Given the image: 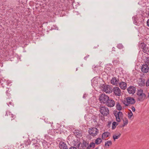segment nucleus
Instances as JSON below:
<instances>
[{
	"mask_svg": "<svg viewBox=\"0 0 149 149\" xmlns=\"http://www.w3.org/2000/svg\"><path fill=\"white\" fill-rule=\"evenodd\" d=\"M136 94L138 96L137 100L139 101H143L146 97L145 94L143 93V90L141 89L138 90Z\"/></svg>",
	"mask_w": 149,
	"mask_h": 149,
	"instance_id": "obj_1",
	"label": "nucleus"
},
{
	"mask_svg": "<svg viewBox=\"0 0 149 149\" xmlns=\"http://www.w3.org/2000/svg\"><path fill=\"white\" fill-rule=\"evenodd\" d=\"M109 98V97L105 93H102L100 95L99 100L101 104H104Z\"/></svg>",
	"mask_w": 149,
	"mask_h": 149,
	"instance_id": "obj_2",
	"label": "nucleus"
},
{
	"mask_svg": "<svg viewBox=\"0 0 149 149\" xmlns=\"http://www.w3.org/2000/svg\"><path fill=\"white\" fill-rule=\"evenodd\" d=\"M99 111L102 115L104 116H107L109 112L108 108L105 106H102L100 107Z\"/></svg>",
	"mask_w": 149,
	"mask_h": 149,
	"instance_id": "obj_3",
	"label": "nucleus"
},
{
	"mask_svg": "<svg viewBox=\"0 0 149 149\" xmlns=\"http://www.w3.org/2000/svg\"><path fill=\"white\" fill-rule=\"evenodd\" d=\"M102 84V90L106 93H111L113 91L112 88L108 84Z\"/></svg>",
	"mask_w": 149,
	"mask_h": 149,
	"instance_id": "obj_4",
	"label": "nucleus"
},
{
	"mask_svg": "<svg viewBox=\"0 0 149 149\" xmlns=\"http://www.w3.org/2000/svg\"><path fill=\"white\" fill-rule=\"evenodd\" d=\"M8 90H7L6 93L7 95L8 96V97L7 98L6 100V103L7 105L9 106H13L14 104L13 102V100L11 97H9V96H10V94L8 93V88H7Z\"/></svg>",
	"mask_w": 149,
	"mask_h": 149,
	"instance_id": "obj_5",
	"label": "nucleus"
},
{
	"mask_svg": "<svg viewBox=\"0 0 149 149\" xmlns=\"http://www.w3.org/2000/svg\"><path fill=\"white\" fill-rule=\"evenodd\" d=\"M98 132V130L95 127H92L89 129L88 131L89 134L92 136H95Z\"/></svg>",
	"mask_w": 149,
	"mask_h": 149,
	"instance_id": "obj_6",
	"label": "nucleus"
},
{
	"mask_svg": "<svg viewBox=\"0 0 149 149\" xmlns=\"http://www.w3.org/2000/svg\"><path fill=\"white\" fill-rule=\"evenodd\" d=\"M111 84H126L124 81L120 82L118 78L113 77L111 80Z\"/></svg>",
	"mask_w": 149,
	"mask_h": 149,
	"instance_id": "obj_7",
	"label": "nucleus"
},
{
	"mask_svg": "<svg viewBox=\"0 0 149 149\" xmlns=\"http://www.w3.org/2000/svg\"><path fill=\"white\" fill-rule=\"evenodd\" d=\"M91 82L93 84H99L102 83L103 82V80L100 77H94L91 80Z\"/></svg>",
	"mask_w": 149,
	"mask_h": 149,
	"instance_id": "obj_8",
	"label": "nucleus"
},
{
	"mask_svg": "<svg viewBox=\"0 0 149 149\" xmlns=\"http://www.w3.org/2000/svg\"><path fill=\"white\" fill-rule=\"evenodd\" d=\"M108 107H113L115 104L114 101L112 98H109L106 102L104 104Z\"/></svg>",
	"mask_w": 149,
	"mask_h": 149,
	"instance_id": "obj_9",
	"label": "nucleus"
},
{
	"mask_svg": "<svg viewBox=\"0 0 149 149\" xmlns=\"http://www.w3.org/2000/svg\"><path fill=\"white\" fill-rule=\"evenodd\" d=\"M114 115L116 117V120L117 122H120V117H123V114L122 112L121 111H119L117 113H115Z\"/></svg>",
	"mask_w": 149,
	"mask_h": 149,
	"instance_id": "obj_10",
	"label": "nucleus"
},
{
	"mask_svg": "<svg viewBox=\"0 0 149 149\" xmlns=\"http://www.w3.org/2000/svg\"><path fill=\"white\" fill-rule=\"evenodd\" d=\"M126 101L127 103L125 104L126 106H127L129 104H134L136 102L134 98L129 97L126 98Z\"/></svg>",
	"mask_w": 149,
	"mask_h": 149,
	"instance_id": "obj_11",
	"label": "nucleus"
},
{
	"mask_svg": "<svg viewBox=\"0 0 149 149\" xmlns=\"http://www.w3.org/2000/svg\"><path fill=\"white\" fill-rule=\"evenodd\" d=\"M112 67L111 64H107L105 68V71L107 74H110L111 73L112 70L111 68Z\"/></svg>",
	"mask_w": 149,
	"mask_h": 149,
	"instance_id": "obj_12",
	"label": "nucleus"
},
{
	"mask_svg": "<svg viewBox=\"0 0 149 149\" xmlns=\"http://www.w3.org/2000/svg\"><path fill=\"white\" fill-rule=\"evenodd\" d=\"M141 71L143 73H146L149 71V67L146 64H143L141 68Z\"/></svg>",
	"mask_w": 149,
	"mask_h": 149,
	"instance_id": "obj_13",
	"label": "nucleus"
},
{
	"mask_svg": "<svg viewBox=\"0 0 149 149\" xmlns=\"http://www.w3.org/2000/svg\"><path fill=\"white\" fill-rule=\"evenodd\" d=\"M58 146L60 149H68V146L66 143L62 141L59 142Z\"/></svg>",
	"mask_w": 149,
	"mask_h": 149,
	"instance_id": "obj_14",
	"label": "nucleus"
},
{
	"mask_svg": "<svg viewBox=\"0 0 149 149\" xmlns=\"http://www.w3.org/2000/svg\"><path fill=\"white\" fill-rule=\"evenodd\" d=\"M113 91L115 95L116 96H120L121 95V91L120 88L115 87L113 88Z\"/></svg>",
	"mask_w": 149,
	"mask_h": 149,
	"instance_id": "obj_15",
	"label": "nucleus"
},
{
	"mask_svg": "<svg viewBox=\"0 0 149 149\" xmlns=\"http://www.w3.org/2000/svg\"><path fill=\"white\" fill-rule=\"evenodd\" d=\"M128 93L130 94H134L136 91V87L134 86H129L127 89Z\"/></svg>",
	"mask_w": 149,
	"mask_h": 149,
	"instance_id": "obj_16",
	"label": "nucleus"
},
{
	"mask_svg": "<svg viewBox=\"0 0 149 149\" xmlns=\"http://www.w3.org/2000/svg\"><path fill=\"white\" fill-rule=\"evenodd\" d=\"M73 133L74 135L77 138H80L82 134L81 131L78 130H75Z\"/></svg>",
	"mask_w": 149,
	"mask_h": 149,
	"instance_id": "obj_17",
	"label": "nucleus"
},
{
	"mask_svg": "<svg viewBox=\"0 0 149 149\" xmlns=\"http://www.w3.org/2000/svg\"><path fill=\"white\" fill-rule=\"evenodd\" d=\"M81 144V142L79 141L75 143V144H74V146H71L70 148L69 149H77V148H79L80 145Z\"/></svg>",
	"mask_w": 149,
	"mask_h": 149,
	"instance_id": "obj_18",
	"label": "nucleus"
},
{
	"mask_svg": "<svg viewBox=\"0 0 149 149\" xmlns=\"http://www.w3.org/2000/svg\"><path fill=\"white\" fill-rule=\"evenodd\" d=\"M110 135V133L108 132H105L103 133L102 135V139L105 140L106 138L108 137Z\"/></svg>",
	"mask_w": 149,
	"mask_h": 149,
	"instance_id": "obj_19",
	"label": "nucleus"
},
{
	"mask_svg": "<svg viewBox=\"0 0 149 149\" xmlns=\"http://www.w3.org/2000/svg\"><path fill=\"white\" fill-rule=\"evenodd\" d=\"M88 143L84 140L83 141L82 144L81 145V148H80L79 149H85V148L88 145Z\"/></svg>",
	"mask_w": 149,
	"mask_h": 149,
	"instance_id": "obj_20",
	"label": "nucleus"
},
{
	"mask_svg": "<svg viewBox=\"0 0 149 149\" xmlns=\"http://www.w3.org/2000/svg\"><path fill=\"white\" fill-rule=\"evenodd\" d=\"M95 146V143L93 142H91L87 147L86 149H93Z\"/></svg>",
	"mask_w": 149,
	"mask_h": 149,
	"instance_id": "obj_21",
	"label": "nucleus"
},
{
	"mask_svg": "<svg viewBox=\"0 0 149 149\" xmlns=\"http://www.w3.org/2000/svg\"><path fill=\"white\" fill-rule=\"evenodd\" d=\"M121 136V134L119 132L118 134H115L113 136V138L115 141L116 139H118L120 138Z\"/></svg>",
	"mask_w": 149,
	"mask_h": 149,
	"instance_id": "obj_22",
	"label": "nucleus"
},
{
	"mask_svg": "<svg viewBox=\"0 0 149 149\" xmlns=\"http://www.w3.org/2000/svg\"><path fill=\"white\" fill-rule=\"evenodd\" d=\"M112 63L114 65H116L119 64V58H117L116 59H115L113 60Z\"/></svg>",
	"mask_w": 149,
	"mask_h": 149,
	"instance_id": "obj_23",
	"label": "nucleus"
},
{
	"mask_svg": "<svg viewBox=\"0 0 149 149\" xmlns=\"http://www.w3.org/2000/svg\"><path fill=\"white\" fill-rule=\"evenodd\" d=\"M102 142V140L100 138H98L96 139L95 141V143L97 145H98L100 144Z\"/></svg>",
	"mask_w": 149,
	"mask_h": 149,
	"instance_id": "obj_24",
	"label": "nucleus"
},
{
	"mask_svg": "<svg viewBox=\"0 0 149 149\" xmlns=\"http://www.w3.org/2000/svg\"><path fill=\"white\" fill-rule=\"evenodd\" d=\"M116 107V109L119 111H120L122 109V107L118 102H117Z\"/></svg>",
	"mask_w": 149,
	"mask_h": 149,
	"instance_id": "obj_25",
	"label": "nucleus"
},
{
	"mask_svg": "<svg viewBox=\"0 0 149 149\" xmlns=\"http://www.w3.org/2000/svg\"><path fill=\"white\" fill-rule=\"evenodd\" d=\"M118 124L116 122H113L112 123V129L114 130L116 128V125H118Z\"/></svg>",
	"mask_w": 149,
	"mask_h": 149,
	"instance_id": "obj_26",
	"label": "nucleus"
},
{
	"mask_svg": "<svg viewBox=\"0 0 149 149\" xmlns=\"http://www.w3.org/2000/svg\"><path fill=\"white\" fill-rule=\"evenodd\" d=\"M112 144L111 141H109L105 142V146H107L109 147V146L111 145Z\"/></svg>",
	"mask_w": 149,
	"mask_h": 149,
	"instance_id": "obj_27",
	"label": "nucleus"
},
{
	"mask_svg": "<svg viewBox=\"0 0 149 149\" xmlns=\"http://www.w3.org/2000/svg\"><path fill=\"white\" fill-rule=\"evenodd\" d=\"M123 124L121 126V127H123L125 125L127 124L128 123V120L127 119L125 118V120H123Z\"/></svg>",
	"mask_w": 149,
	"mask_h": 149,
	"instance_id": "obj_28",
	"label": "nucleus"
},
{
	"mask_svg": "<svg viewBox=\"0 0 149 149\" xmlns=\"http://www.w3.org/2000/svg\"><path fill=\"white\" fill-rule=\"evenodd\" d=\"M31 142L29 140H28L26 141H25L24 142V144L25 146L26 147V146L29 145L30 144Z\"/></svg>",
	"mask_w": 149,
	"mask_h": 149,
	"instance_id": "obj_29",
	"label": "nucleus"
},
{
	"mask_svg": "<svg viewBox=\"0 0 149 149\" xmlns=\"http://www.w3.org/2000/svg\"><path fill=\"white\" fill-rule=\"evenodd\" d=\"M127 84H119V86L123 89H125L127 87Z\"/></svg>",
	"mask_w": 149,
	"mask_h": 149,
	"instance_id": "obj_30",
	"label": "nucleus"
},
{
	"mask_svg": "<svg viewBox=\"0 0 149 149\" xmlns=\"http://www.w3.org/2000/svg\"><path fill=\"white\" fill-rule=\"evenodd\" d=\"M146 45L144 42H142L140 44L139 47L140 48H141V49H142L143 48V47H145V46H146Z\"/></svg>",
	"mask_w": 149,
	"mask_h": 149,
	"instance_id": "obj_31",
	"label": "nucleus"
},
{
	"mask_svg": "<svg viewBox=\"0 0 149 149\" xmlns=\"http://www.w3.org/2000/svg\"><path fill=\"white\" fill-rule=\"evenodd\" d=\"M117 47L119 49H122L123 48V46L122 44H118L117 46Z\"/></svg>",
	"mask_w": 149,
	"mask_h": 149,
	"instance_id": "obj_32",
	"label": "nucleus"
},
{
	"mask_svg": "<svg viewBox=\"0 0 149 149\" xmlns=\"http://www.w3.org/2000/svg\"><path fill=\"white\" fill-rule=\"evenodd\" d=\"M130 112H128V116L129 118H131L133 115V113H132V111L131 110H130Z\"/></svg>",
	"mask_w": 149,
	"mask_h": 149,
	"instance_id": "obj_33",
	"label": "nucleus"
},
{
	"mask_svg": "<svg viewBox=\"0 0 149 149\" xmlns=\"http://www.w3.org/2000/svg\"><path fill=\"white\" fill-rule=\"evenodd\" d=\"M142 49L143 51V52L146 53V52H147V51L148 48H147V47H146V46H145V47H143V48Z\"/></svg>",
	"mask_w": 149,
	"mask_h": 149,
	"instance_id": "obj_34",
	"label": "nucleus"
},
{
	"mask_svg": "<svg viewBox=\"0 0 149 149\" xmlns=\"http://www.w3.org/2000/svg\"><path fill=\"white\" fill-rule=\"evenodd\" d=\"M145 64L149 65V57L146 58V60L145 62Z\"/></svg>",
	"mask_w": 149,
	"mask_h": 149,
	"instance_id": "obj_35",
	"label": "nucleus"
},
{
	"mask_svg": "<svg viewBox=\"0 0 149 149\" xmlns=\"http://www.w3.org/2000/svg\"><path fill=\"white\" fill-rule=\"evenodd\" d=\"M141 80V84H145V80L144 79L141 78L140 79Z\"/></svg>",
	"mask_w": 149,
	"mask_h": 149,
	"instance_id": "obj_36",
	"label": "nucleus"
},
{
	"mask_svg": "<svg viewBox=\"0 0 149 149\" xmlns=\"http://www.w3.org/2000/svg\"><path fill=\"white\" fill-rule=\"evenodd\" d=\"M12 118L11 120H13L14 118H16V116L14 114H13L12 113H11L10 116Z\"/></svg>",
	"mask_w": 149,
	"mask_h": 149,
	"instance_id": "obj_37",
	"label": "nucleus"
},
{
	"mask_svg": "<svg viewBox=\"0 0 149 149\" xmlns=\"http://www.w3.org/2000/svg\"><path fill=\"white\" fill-rule=\"evenodd\" d=\"M111 121H109L108 122V123L107 125V126L108 127L110 128L111 127Z\"/></svg>",
	"mask_w": 149,
	"mask_h": 149,
	"instance_id": "obj_38",
	"label": "nucleus"
},
{
	"mask_svg": "<svg viewBox=\"0 0 149 149\" xmlns=\"http://www.w3.org/2000/svg\"><path fill=\"white\" fill-rule=\"evenodd\" d=\"M34 145H35L34 147L35 149H38V143H33Z\"/></svg>",
	"mask_w": 149,
	"mask_h": 149,
	"instance_id": "obj_39",
	"label": "nucleus"
},
{
	"mask_svg": "<svg viewBox=\"0 0 149 149\" xmlns=\"http://www.w3.org/2000/svg\"><path fill=\"white\" fill-rule=\"evenodd\" d=\"M11 112L9 111H6L5 114V116H8V115L10 116Z\"/></svg>",
	"mask_w": 149,
	"mask_h": 149,
	"instance_id": "obj_40",
	"label": "nucleus"
},
{
	"mask_svg": "<svg viewBox=\"0 0 149 149\" xmlns=\"http://www.w3.org/2000/svg\"><path fill=\"white\" fill-rule=\"evenodd\" d=\"M105 116H104L102 115L101 116H100V118L102 120H104V117Z\"/></svg>",
	"mask_w": 149,
	"mask_h": 149,
	"instance_id": "obj_41",
	"label": "nucleus"
},
{
	"mask_svg": "<svg viewBox=\"0 0 149 149\" xmlns=\"http://www.w3.org/2000/svg\"><path fill=\"white\" fill-rule=\"evenodd\" d=\"M52 130H48V134H50V135H52Z\"/></svg>",
	"mask_w": 149,
	"mask_h": 149,
	"instance_id": "obj_42",
	"label": "nucleus"
},
{
	"mask_svg": "<svg viewBox=\"0 0 149 149\" xmlns=\"http://www.w3.org/2000/svg\"><path fill=\"white\" fill-rule=\"evenodd\" d=\"M131 109L133 112H134L135 111V109L134 106H132V107Z\"/></svg>",
	"mask_w": 149,
	"mask_h": 149,
	"instance_id": "obj_43",
	"label": "nucleus"
},
{
	"mask_svg": "<svg viewBox=\"0 0 149 149\" xmlns=\"http://www.w3.org/2000/svg\"><path fill=\"white\" fill-rule=\"evenodd\" d=\"M89 56V55H87L86 56L84 57V59L86 60L87 59V58H88Z\"/></svg>",
	"mask_w": 149,
	"mask_h": 149,
	"instance_id": "obj_44",
	"label": "nucleus"
},
{
	"mask_svg": "<svg viewBox=\"0 0 149 149\" xmlns=\"http://www.w3.org/2000/svg\"><path fill=\"white\" fill-rule=\"evenodd\" d=\"M147 26L149 27V19H148L147 22Z\"/></svg>",
	"mask_w": 149,
	"mask_h": 149,
	"instance_id": "obj_45",
	"label": "nucleus"
},
{
	"mask_svg": "<svg viewBox=\"0 0 149 149\" xmlns=\"http://www.w3.org/2000/svg\"><path fill=\"white\" fill-rule=\"evenodd\" d=\"M87 97V95L86 94H84L83 96V98H85Z\"/></svg>",
	"mask_w": 149,
	"mask_h": 149,
	"instance_id": "obj_46",
	"label": "nucleus"
},
{
	"mask_svg": "<svg viewBox=\"0 0 149 149\" xmlns=\"http://www.w3.org/2000/svg\"><path fill=\"white\" fill-rule=\"evenodd\" d=\"M146 84H149V78L148 79Z\"/></svg>",
	"mask_w": 149,
	"mask_h": 149,
	"instance_id": "obj_47",
	"label": "nucleus"
},
{
	"mask_svg": "<svg viewBox=\"0 0 149 149\" xmlns=\"http://www.w3.org/2000/svg\"><path fill=\"white\" fill-rule=\"evenodd\" d=\"M115 48L114 47H113L112 48V51H115Z\"/></svg>",
	"mask_w": 149,
	"mask_h": 149,
	"instance_id": "obj_48",
	"label": "nucleus"
},
{
	"mask_svg": "<svg viewBox=\"0 0 149 149\" xmlns=\"http://www.w3.org/2000/svg\"><path fill=\"white\" fill-rule=\"evenodd\" d=\"M145 85V84H139V86H144Z\"/></svg>",
	"mask_w": 149,
	"mask_h": 149,
	"instance_id": "obj_49",
	"label": "nucleus"
},
{
	"mask_svg": "<svg viewBox=\"0 0 149 149\" xmlns=\"http://www.w3.org/2000/svg\"><path fill=\"white\" fill-rule=\"evenodd\" d=\"M149 98V92L148 93V96H147V98Z\"/></svg>",
	"mask_w": 149,
	"mask_h": 149,
	"instance_id": "obj_50",
	"label": "nucleus"
},
{
	"mask_svg": "<svg viewBox=\"0 0 149 149\" xmlns=\"http://www.w3.org/2000/svg\"><path fill=\"white\" fill-rule=\"evenodd\" d=\"M146 86H149V84H146Z\"/></svg>",
	"mask_w": 149,
	"mask_h": 149,
	"instance_id": "obj_51",
	"label": "nucleus"
},
{
	"mask_svg": "<svg viewBox=\"0 0 149 149\" xmlns=\"http://www.w3.org/2000/svg\"><path fill=\"white\" fill-rule=\"evenodd\" d=\"M99 147H97V148H96L95 149H99Z\"/></svg>",
	"mask_w": 149,
	"mask_h": 149,
	"instance_id": "obj_52",
	"label": "nucleus"
},
{
	"mask_svg": "<svg viewBox=\"0 0 149 149\" xmlns=\"http://www.w3.org/2000/svg\"><path fill=\"white\" fill-rule=\"evenodd\" d=\"M11 82H8V84H10V83H11Z\"/></svg>",
	"mask_w": 149,
	"mask_h": 149,
	"instance_id": "obj_53",
	"label": "nucleus"
},
{
	"mask_svg": "<svg viewBox=\"0 0 149 149\" xmlns=\"http://www.w3.org/2000/svg\"><path fill=\"white\" fill-rule=\"evenodd\" d=\"M113 85H117V84H114Z\"/></svg>",
	"mask_w": 149,
	"mask_h": 149,
	"instance_id": "obj_54",
	"label": "nucleus"
}]
</instances>
